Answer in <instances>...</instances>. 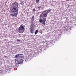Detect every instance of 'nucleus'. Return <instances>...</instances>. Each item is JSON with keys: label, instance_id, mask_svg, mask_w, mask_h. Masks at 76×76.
I'll list each match as a JSON object with an SVG mask.
<instances>
[{"label": "nucleus", "instance_id": "nucleus-1", "mask_svg": "<svg viewBox=\"0 0 76 76\" xmlns=\"http://www.w3.org/2000/svg\"><path fill=\"white\" fill-rule=\"evenodd\" d=\"M18 8L16 7H13L12 9V12L13 14L12 15V16H17L18 14Z\"/></svg>", "mask_w": 76, "mask_h": 76}, {"label": "nucleus", "instance_id": "nucleus-2", "mask_svg": "<svg viewBox=\"0 0 76 76\" xmlns=\"http://www.w3.org/2000/svg\"><path fill=\"white\" fill-rule=\"evenodd\" d=\"M25 29L24 26H23V25L21 24L20 25V26L18 28L17 31L20 34H22L25 31Z\"/></svg>", "mask_w": 76, "mask_h": 76}, {"label": "nucleus", "instance_id": "nucleus-3", "mask_svg": "<svg viewBox=\"0 0 76 76\" xmlns=\"http://www.w3.org/2000/svg\"><path fill=\"white\" fill-rule=\"evenodd\" d=\"M15 63L17 64L23 63V59H20V60L15 59Z\"/></svg>", "mask_w": 76, "mask_h": 76}, {"label": "nucleus", "instance_id": "nucleus-4", "mask_svg": "<svg viewBox=\"0 0 76 76\" xmlns=\"http://www.w3.org/2000/svg\"><path fill=\"white\" fill-rule=\"evenodd\" d=\"M46 18H43L42 20V19L40 18L39 19V22L40 23H42V24L43 25H45V22L46 21Z\"/></svg>", "mask_w": 76, "mask_h": 76}, {"label": "nucleus", "instance_id": "nucleus-5", "mask_svg": "<svg viewBox=\"0 0 76 76\" xmlns=\"http://www.w3.org/2000/svg\"><path fill=\"white\" fill-rule=\"evenodd\" d=\"M35 25L34 24H31V27L30 28V32L31 34H34V30L35 29L34 28V26Z\"/></svg>", "mask_w": 76, "mask_h": 76}, {"label": "nucleus", "instance_id": "nucleus-6", "mask_svg": "<svg viewBox=\"0 0 76 76\" xmlns=\"http://www.w3.org/2000/svg\"><path fill=\"white\" fill-rule=\"evenodd\" d=\"M47 16V12H45L41 14L40 15L39 17L40 18H46Z\"/></svg>", "mask_w": 76, "mask_h": 76}, {"label": "nucleus", "instance_id": "nucleus-7", "mask_svg": "<svg viewBox=\"0 0 76 76\" xmlns=\"http://www.w3.org/2000/svg\"><path fill=\"white\" fill-rule=\"evenodd\" d=\"M12 5V6H14V7H18L19 4H18V3L17 2H15L13 3Z\"/></svg>", "mask_w": 76, "mask_h": 76}, {"label": "nucleus", "instance_id": "nucleus-8", "mask_svg": "<svg viewBox=\"0 0 76 76\" xmlns=\"http://www.w3.org/2000/svg\"><path fill=\"white\" fill-rule=\"evenodd\" d=\"M20 55H22V54H17V55H16L15 56V58H18V57H19V56H20Z\"/></svg>", "mask_w": 76, "mask_h": 76}, {"label": "nucleus", "instance_id": "nucleus-9", "mask_svg": "<svg viewBox=\"0 0 76 76\" xmlns=\"http://www.w3.org/2000/svg\"><path fill=\"white\" fill-rule=\"evenodd\" d=\"M38 32V30H37L35 31V35H36V34H37Z\"/></svg>", "mask_w": 76, "mask_h": 76}, {"label": "nucleus", "instance_id": "nucleus-10", "mask_svg": "<svg viewBox=\"0 0 76 76\" xmlns=\"http://www.w3.org/2000/svg\"><path fill=\"white\" fill-rule=\"evenodd\" d=\"M50 12H51V10H47V12L46 13H49Z\"/></svg>", "mask_w": 76, "mask_h": 76}, {"label": "nucleus", "instance_id": "nucleus-11", "mask_svg": "<svg viewBox=\"0 0 76 76\" xmlns=\"http://www.w3.org/2000/svg\"><path fill=\"white\" fill-rule=\"evenodd\" d=\"M31 20H34V15L32 16Z\"/></svg>", "mask_w": 76, "mask_h": 76}, {"label": "nucleus", "instance_id": "nucleus-12", "mask_svg": "<svg viewBox=\"0 0 76 76\" xmlns=\"http://www.w3.org/2000/svg\"><path fill=\"white\" fill-rule=\"evenodd\" d=\"M37 3H39V0H36Z\"/></svg>", "mask_w": 76, "mask_h": 76}, {"label": "nucleus", "instance_id": "nucleus-13", "mask_svg": "<svg viewBox=\"0 0 76 76\" xmlns=\"http://www.w3.org/2000/svg\"><path fill=\"white\" fill-rule=\"evenodd\" d=\"M41 6L39 7H37V9H39V10H40V9H41Z\"/></svg>", "mask_w": 76, "mask_h": 76}, {"label": "nucleus", "instance_id": "nucleus-14", "mask_svg": "<svg viewBox=\"0 0 76 76\" xmlns=\"http://www.w3.org/2000/svg\"><path fill=\"white\" fill-rule=\"evenodd\" d=\"M35 8L33 9V12H35Z\"/></svg>", "mask_w": 76, "mask_h": 76}, {"label": "nucleus", "instance_id": "nucleus-15", "mask_svg": "<svg viewBox=\"0 0 76 76\" xmlns=\"http://www.w3.org/2000/svg\"><path fill=\"white\" fill-rule=\"evenodd\" d=\"M17 41H20V40L18 39L17 40Z\"/></svg>", "mask_w": 76, "mask_h": 76}, {"label": "nucleus", "instance_id": "nucleus-16", "mask_svg": "<svg viewBox=\"0 0 76 76\" xmlns=\"http://www.w3.org/2000/svg\"><path fill=\"white\" fill-rule=\"evenodd\" d=\"M42 42H44V43H45V42L44 41Z\"/></svg>", "mask_w": 76, "mask_h": 76}, {"label": "nucleus", "instance_id": "nucleus-17", "mask_svg": "<svg viewBox=\"0 0 76 76\" xmlns=\"http://www.w3.org/2000/svg\"><path fill=\"white\" fill-rule=\"evenodd\" d=\"M46 11H47V10H46V11H44V12H46Z\"/></svg>", "mask_w": 76, "mask_h": 76}, {"label": "nucleus", "instance_id": "nucleus-18", "mask_svg": "<svg viewBox=\"0 0 76 76\" xmlns=\"http://www.w3.org/2000/svg\"><path fill=\"white\" fill-rule=\"evenodd\" d=\"M4 57H7V56H4Z\"/></svg>", "mask_w": 76, "mask_h": 76}, {"label": "nucleus", "instance_id": "nucleus-19", "mask_svg": "<svg viewBox=\"0 0 76 76\" xmlns=\"http://www.w3.org/2000/svg\"><path fill=\"white\" fill-rule=\"evenodd\" d=\"M22 3H23V2H22V3H21V4H22Z\"/></svg>", "mask_w": 76, "mask_h": 76}]
</instances>
